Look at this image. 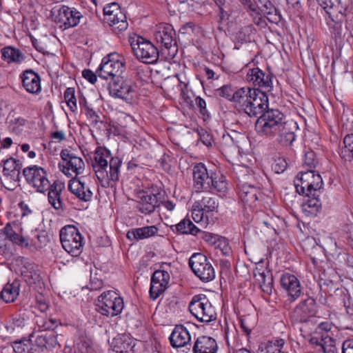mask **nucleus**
Wrapping results in <instances>:
<instances>
[{
  "label": "nucleus",
  "instance_id": "nucleus-57",
  "mask_svg": "<svg viewBox=\"0 0 353 353\" xmlns=\"http://www.w3.org/2000/svg\"><path fill=\"white\" fill-rule=\"evenodd\" d=\"M114 12H119V6L117 3L108 4L103 8L104 18Z\"/></svg>",
  "mask_w": 353,
  "mask_h": 353
},
{
  "label": "nucleus",
  "instance_id": "nucleus-22",
  "mask_svg": "<svg viewBox=\"0 0 353 353\" xmlns=\"http://www.w3.org/2000/svg\"><path fill=\"white\" fill-rule=\"evenodd\" d=\"M69 190L83 201H90L93 193L85 181V177H74L69 181Z\"/></svg>",
  "mask_w": 353,
  "mask_h": 353
},
{
  "label": "nucleus",
  "instance_id": "nucleus-18",
  "mask_svg": "<svg viewBox=\"0 0 353 353\" xmlns=\"http://www.w3.org/2000/svg\"><path fill=\"white\" fill-rule=\"evenodd\" d=\"M317 312L316 301L307 297L296 306L292 314L295 322L307 323L311 317H314Z\"/></svg>",
  "mask_w": 353,
  "mask_h": 353
},
{
  "label": "nucleus",
  "instance_id": "nucleus-14",
  "mask_svg": "<svg viewBox=\"0 0 353 353\" xmlns=\"http://www.w3.org/2000/svg\"><path fill=\"white\" fill-rule=\"evenodd\" d=\"M166 267H170V264L163 263L162 269L154 271L151 277L150 296L153 300L164 292L169 283L170 276Z\"/></svg>",
  "mask_w": 353,
  "mask_h": 353
},
{
  "label": "nucleus",
  "instance_id": "nucleus-55",
  "mask_svg": "<svg viewBox=\"0 0 353 353\" xmlns=\"http://www.w3.org/2000/svg\"><path fill=\"white\" fill-rule=\"evenodd\" d=\"M267 15V19L272 23H279L281 20V15L280 14L279 12L277 10V9L275 8L274 11L270 10L265 13Z\"/></svg>",
  "mask_w": 353,
  "mask_h": 353
},
{
  "label": "nucleus",
  "instance_id": "nucleus-24",
  "mask_svg": "<svg viewBox=\"0 0 353 353\" xmlns=\"http://www.w3.org/2000/svg\"><path fill=\"white\" fill-rule=\"evenodd\" d=\"M170 345L174 347H187L190 350L191 336L187 328L183 325H176L169 337Z\"/></svg>",
  "mask_w": 353,
  "mask_h": 353
},
{
  "label": "nucleus",
  "instance_id": "nucleus-64",
  "mask_svg": "<svg viewBox=\"0 0 353 353\" xmlns=\"http://www.w3.org/2000/svg\"><path fill=\"white\" fill-rule=\"evenodd\" d=\"M342 353H353V340H347L343 342Z\"/></svg>",
  "mask_w": 353,
  "mask_h": 353
},
{
  "label": "nucleus",
  "instance_id": "nucleus-58",
  "mask_svg": "<svg viewBox=\"0 0 353 353\" xmlns=\"http://www.w3.org/2000/svg\"><path fill=\"white\" fill-rule=\"evenodd\" d=\"M272 345L274 347V353H285L284 349L285 341L282 339L272 340Z\"/></svg>",
  "mask_w": 353,
  "mask_h": 353
},
{
  "label": "nucleus",
  "instance_id": "nucleus-16",
  "mask_svg": "<svg viewBox=\"0 0 353 353\" xmlns=\"http://www.w3.org/2000/svg\"><path fill=\"white\" fill-rule=\"evenodd\" d=\"M83 19V14L76 8L65 5L58 9L57 14L54 16V21L61 23L65 28L75 27Z\"/></svg>",
  "mask_w": 353,
  "mask_h": 353
},
{
  "label": "nucleus",
  "instance_id": "nucleus-15",
  "mask_svg": "<svg viewBox=\"0 0 353 353\" xmlns=\"http://www.w3.org/2000/svg\"><path fill=\"white\" fill-rule=\"evenodd\" d=\"M273 75L270 72H264L258 67L249 68L247 71L245 79L250 84L263 89V92H270L272 90Z\"/></svg>",
  "mask_w": 353,
  "mask_h": 353
},
{
  "label": "nucleus",
  "instance_id": "nucleus-21",
  "mask_svg": "<svg viewBox=\"0 0 353 353\" xmlns=\"http://www.w3.org/2000/svg\"><path fill=\"white\" fill-rule=\"evenodd\" d=\"M211 171L208 172L207 168L203 163L196 164L193 169L194 187L196 192L208 190L210 189Z\"/></svg>",
  "mask_w": 353,
  "mask_h": 353
},
{
  "label": "nucleus",
  "instance_id": "nucleus-8",
  "mask_svg": "<svg viewBox=\"0 0 353 353\" xmlns=\"http://www.w3.org/2000/svg\"><path fill=\"white\" fill-rule=\"evenodd\" d=\"M188 308L190 313L201 322L210 323L216 319L215 309L205 294L194 295Z\"/></svg>",
  "mask_w": 353,
  "mask_h": 353
},
{
  "label": "nucleus",
  "instance_id": "nucleus-52",
  "mask_svg": "<svg viewBox=\"0 0 353 353\" xmlns=\"http://www.w3.org/2000/svg\"><path fill=\"white\" fill-rule=\"evenodd\" d=\"M288 163L285 159L278 158L274 160L272 165V168L275 173L279 174L283 172L287 168Z\"/></svg>",
  "mask_w": 353,
  "mask_h": 353
},
{
  "label": "nucleus",
  "instance_id": "nucleus-17",
  "mask_svg": "<svg viewBox=\"0 0 353 353\" xmlns=\"http://www.w3.org/2000/svg\"><path fill=\"white\" fill-rule=\"evenodd\" d=\"M253 93L244 112L250 117H257L268 110L269 101L266 93L259 89L253 90Z\"/></svg>",
  "mask_w": 353,
  "mask_h": 353
},
{
  "label": "nucleus",
  "instance_id": "nucleus-42",
  "mask_svg": "<svg viewBox=\"0 0 353 353\" xmlns=\"http://www.w3.org/2000/svg\"><path fill=\"white\" fill-rule=\"evenodd\" d=\"M176 231L183 234L196 235L201 230L188 219H184L175 225Z\"/></svg>",
  "mask_w": 353,
  "mask_h": 353
},
{
  "label": "nucleus",
  "instance_id": "nucleus-61",
  "mask_svg": "<svg viewBox=\"0 0 353 353\" xmlns=\"http://www.w3.org/2000/svg\"><path fill=\"white\" fill-rule=\"evenodd\" d=\"M250 14L253 17L254 23L262 28H264L266 26V22L264 19H263L259 13V11L258 10V13L256 12H250Z\"/></svg>",
  "mask_w": 353,
  "mask_h": 353
},
{
  "label": "nucleus",
  "instance_id": "nucleus-46",
  "mask_svg": "<svg viewBox=\"0 0 353 353\" xmlns=\"http://www.w3.org/2000/svg\"><path fill=\"white\" fill-rule=\"evenodd\" d=\"M317 350L322 351L323 353H334L336 351L335 341L328 334H326L322 343L320 344V349H317Z\"/></svg>",
  "mask_w": 353,
  "mask_h": 353
},
{
  "label": "nucleus",
  "instance_id": "nucleus-5",
  "mask_svg": "<svg viewBox=\"0 0 353 353\" xmlns=\"http://www.w3.org/2000/svg\"><path fill=\"white\" fill-rule=\"evenodd\" d=\"M125 70V60L124 57L117 52L110 53L104 57L97 70L99 77L113 79L121 76Z\"/></svg>",
  "mask_w": 353,
  "mask_h": 353
},
{
  "label": "nucleus",
  "instance_id": "nucleus-32",
  "mask_svg": "<svg viewBox=\"0 0 353 353\" xmlns=\"http://www.w3.org/2000/svg\"><path fill=\"white\" fill-rule=\"evenodd\" d=\"M158 231L155 225L145 226L130 230L126 236L130 241H139L155 236Z\"/></svg>",
  "mask_w": 353,
  "mask_h": 353
},
{
  "label": "nucleus",
  "instance_id": "nucleus-25",
  "mask_svg": "<svg viewBox=\"0 0 353 353\" xmlns=\"http://www.w3.org/2000/svg\"><path fill=\"white\" fill-rule=\"evenodd\" d=\"M281 285L287 292L292 301L298 299L301 294V286L299 280L293 274L285 273L281 278Z\"/></svg>",
  "mask_w": 353,
  "mask_h": 353
},
{
  "label": "nucleus",
  "instance_id": "nucleus-53",
  "mask_svg": "<svg viewBox=\"0 0 353 353\" xmlns=\"http://www.w3.org/2000/svg\"><path fill=\"white\" fill-rule=\"evenodd\" d=\"M205 213L196 202L194 203L192 208V216L195 222L199 223L202 221Z\"/></svg>",
  "mask_w": 353,
  "mask_h": 353
},
{
  "label": "nucleus",
  "instance_id": "nucleus-33",
  "mask_svg": "<svg viewBox=\"0 0 353 353\" xmlns=\"http://www.w3.org/2000/svg\"><path fill=\"white\" fill-rule=\"evenodd\" d=\"M65 184L60 181H54L50 185L48 190V201L56 210L62 208V201L61 199V192L64 189Z\"/></svg>",
  "mask_w": 353,
  "mask_h": 353
},
{
  "label": "nucleus",
  "instance_id": "nucleus-2",
  "mask_svg": "<svg viewBox=\"0 0 353 353\" xmlns=\"http://www.w3.org/2000/svg\"><path fill=\"white\" fill-rule=\"evenodd\" d=\"M122 160L112 157L109 150L97 147L92 161V168L97 179L104 188L114 187L119 180Z\"/></svg>",
  "mask_w": 353,
  "mask_h": 353
},
{
  "label": "nucleus",
  "instance_id": "nucleus-54",
  "mask_svg": "<svg viewBox=\"0 0 353 353\" xmlns=\"http://www.w3.org/2000/svg\"><path fill=\"white\" fill-rule=\"evenodd\" d=\"M195 104L197 108L199 109L200 113L203 117H207L208 118L210 117V113L206 107V102L203 99H202L200 97H196L195 99Z\"/></svg>",
  "mask_w": 353,
  "mask_h": 353
},
{
  "label": "nucleus",
  "instance_id": "nucleus-23",
  "mask_svg": "<svg viewBox=\"0 0 353 353\" xmlns=\"http://www.w3.org/2000/svg\"><path fill=\"white\" fill-rule=\"evenodd\" d=\"M23 281L35 291L42 288L43 283L39 274L38 266L26 260L23 261Z\"/></svg>",
  "mask_w": 353,
  "mask_h": 353
},
{
  "label": "nucleus",
  "instance_id": "nucleus-30",
  "mask_svg": "<svg viewBox=\"0 0 353 353\" xmlns=\"http://www.w3.org/2000/svg\"><path fill=\"white\" fill-rule=\"evenodd\" d=\"M6 240L8 239L13 244L22 245V223L20 220L11 221L4 228Z\"/></svg>",
  "mask_w": 353,
  "mask_h": 353
},
{
  "label": "nucleus",
  "instance_id": "nucleus-47",
  "mask_svg": "<svg viewBox=\"0 0 353 353\" xmlns=\"http://www.w3.org/2000/svg\"><path fill=\"white\" fill-rule=\"evenodd\" d=\"M64 99L67 105L72 112L77 110V99L75 97V90L73 88H68L64 92Z\"/></svg>",
  "mask_w": 353,
  "mask_h": 353
},
{
  "label": "nucleus",
  "instance_id": "nucleus-4",
  "mask_svg": "<svg viewBox=\"0 0 353 353\" xmlns=\"http://www.w3.org/2000/svg\"><path fill=\"white\" fill-rule=\"evenodd\" d=\"M296 192L305 196H315L321 192L323 179L314 170L301 171L294 180Z\"/></svg>",
  "mask_w": 353,
  "mask_h": 353
},
{
  "label": "nucleus",
  "instance_id": "nucleus-29",
  "mask_svg": "<svg viewBox=\"0 0 353 353\" xmlns=\"http://www.w3.org/2000/svg\"><path fill=\"white\" fill-rule=\"evenodd\" d=\"M23 88L30 94H39L41 91L40 76L32 70L23 71Z\"/></svg>",
  "mask_w": 353,
  "mask_h": 353
},
{
  "label": "nucleus",
  "instance_id": "nucleus-10",
  "mask_svg": "<svg viewBox=\"0 0 353 353\" xmlns=\"http://www.w3.org/2000/svg\"><path fill=\"white\" fill-rule=\"evenodd\" d=\"M154 36L157 42L163 48L162 50H167V55L173 58L178 51V48L175 37L176 32L172 26L168 23H160L157 26Z\"/></svg>",
  "mask_w": 353,
  "mask_h": 353
},
{
  "label": "nucleus",
  "instance_id": "nucleus-36",
  "mask_svg": "<svg viewBox=\"0 0 353 353\" xmlns=\"http://www.w3.org/2000/svg\"><path fill=\"white\" fill-rule=\"evenodd\" d=\"M332 39L334 40L336 45L341 46L345 39L347 33V28H343L341 21H334L331 19L327 22Z\"/></svg>",
  "mask_w": 353,
  "mask_h": 353
},
{
  "label": "nucleus",
  "instance_id": "nucleus-43",
  "mask_svg": "<svg viewBox=\"0 0 353 353\" xmlns=\"http://www.w3.org/2000/svg\"><path fill=\"white\" fill-rule=\"evenodd\" d=\"M47 241V236L45 234H36L35 238L31 239L30 242H26L23 238V247L34 251L45 245Z\"/></svg>",
  "mask_w": 353,
  "mask_h": 353
},
{
  "label": "nucleus",
  "instance_id": "nucleus-13",
  "mask_svg": "<svg viewBox=\"0 0 353 353\" xmlns=\"http://www.w3.org/2000/svg\"><path fill=\"white\" fill-rule=\"evenodd\" d=\"M23 176L27 183L39 192H44L50 188V181L46 170L39 166L33 165L23 169Z\"/></svg>",
  "mask_w": 353,
  "mask_h": 353
},
{
  "label": "nucleus",
  "instance_id": "nucleus-7",
  "mask_svg": "<svg viewBox=\"0 0 353 353\" xmlns=\"http://www.w3.org/2000/svg\"><path fill=\"white\" fill-rule=\"evenodd\" d=\"M63 248L72 256H78L82 252L83 238L77 228L68 225L61 228L59 232Z\"/></svg>",
  "mask_w": 353,
  "mask_h": 353
},
{
  "label": "nucleus",
  "instance_id": "nucleus-31",
  "mask_svg": "<svg viewBox=\"0 0 353 353\" xmlns=\"http://www.w3.org/2000/svg\"><path fill=\"white\" fill-rule=\"evenodd\" d=\"M104 21L112 27L116 34L125 31L128 27L125 14L119 8V12H114L104 18Z\"/></svg>",
  "mask_w": 353,
  "mask_h": 353
},
{
  "label": "nucleus",
  "instance_id": "nucleus-9",
  "mask_svg": "<svg viewBox=\"0 0 353 353\" xmlns=\"http://www.w3.org/2000/svg\"><path fill=\"white\" fill-rule=\"evenodd\" d=\"M123 306V299L114 291L109 290L99 296L95 310L103 316L113 317L122 312Z\"/></svg>",
  "mask_w": 353,
  "mask_h": 353
},
{
  "label": "nucleus",
  "instance_id": "nucleus-20",
  "mask_svg": "<svg viewBox=\"0 0 353 353\" xmlns=\"http://www.w3.org/2000/svg\"><path fill=\"white\" fill-rule=\"evenodd\" d=\"M110 94L130 101L133 98L134 90L132 85L123 79L121 76L111 79L108 84Z\"/></svg>",
  "mask_w": 353,
  "mask_h": 353
},
{
  "label": "nucleus",
  "instance_id": "nucleus-38",
  "mask_svg": "<svg viewBox=\"0 0 353 353\" xmlns=\"http://www.w3.org/2000/svg\"><path fill=\"white\" fill-rule=\"evenodd\" d=\"M340 157L345 161L353 160V134L346 135L343 139V146L339 152Z\"/></svg>",
  "mask_w": 353,
  "mask_h": 353
},
{
  "label": "nucleus",
  "instance_id": "nucleus-40",
  "mask_svg": "<svg viewBox=\"0 0 353 353\" xmlns=\"http://www.w3.org/2000/svg\"><path fill=\"white\" fill-rule=\"evenodd\" d=\"M321 193L315 196H305L307 199L303 204L305 211H307L312 214L316 215L321 209V202L319 199Z\"/></svg>",
  "mask_w": 353,
  "mask_h": 353
},
{
  "label": "nucleus",
  "instance_id": "nucleus-34",
  "mask_svg": "<svg viewBox=\"0 0 353 353\" xmlns=\"http://www.w3.org/2000/svg\"><path fill=\"white\" fill-rule=\"evenodd\" d=\"M256 90V88H250L249 86L237 89L235 90L233 102L244 112L245 108L248 107V102H250L252 95L254 94L253 90Z\"/></svg>",
  "mask_w": 353,
  "mask_h": 353
},
{
  "label": "nucleus",
  "instance_id": "nucleus-44",
  "mask_svg": "<svg viewBox=\"0 0 353 353\" xmlns=\"http://www.w3.org/2000/svg\"><path fill=\"white\" fill-rule=\"evenodd\" d=\"M236 330L235 329L232 330H230L229 328L225 329V339L226 341V343L228 346L230 348H232L233 351H236V353H251L246 348H239L238 350H235V337L237 334Z\"/></svg>",
  "mask_w": 353,
  "mask_h": 353
},
{
  "label": "nucleus",
  "instance_id": "nucleus-50",
  "mask_svg": "<svg viewBox=\"0 0 353 353\" xmlns=\"http://www.w3.org/2000/svg\"><path fill=\"white\" fill-rule=\"evenodd\" d=\"M220 97H224L233 102L235 90L230 85H225L216 90Z\"/></svg>",
  "mask_w": 353,
  "mask_h": 353
},
{
  "label": "nucleus",
  "instance_id": "nucleus-45",
  "mask_svg": "<svg viewBox=\"0 0 353 353\" xmlns=\"http://www.w3.org/2000/svg\"><path fill=\"white\" fill-rule=\"evenodd\" d=\"M2 57L8 63L16 62L19 63L21 57V52L12 47H6L1 50Z\"/></svg>",
  "mask_w": 353,
  "mask_h": 353
},
{
  "label": "nucleus",
  "instance_id": "nucleus-26",
  "mask_svg": "<svg viewBox=\"0 0 353 353\" xmlns=\"http://www.w3.org/2000/svg\"><path fill=\"white\" fill-rule=\"evenodd\" d=\"M161 203V201L159 200V194L144 193L139 196L137 208L143 214H150L154 212L156 208L160 206Z\"/></svg>",
  "mask_w": 353,
  "mask_h": 353
},
{
  "label": "nucleus",
  "instance_id": "nucleus-49",
  "mask_svg": "<svg viewBox=\"0 0 353 353\" xmlns=\"http://www.w3.org/2000/svg\"><path fill=\"white\" fill-rule=\"evenodd\" d=\"M221 147L225 152L230 150H236L237 145L233 139L229 134H224L221 142Z\"/></svg>",
  "mask_w": 353,
  "mask_h": 353
},
{
  "label": "nucleus",
  "instance_id": "nucleus-1",
  "mask_svg": "<svg viewBox=\"0 0 353 353\" xmlns=\"http://www.w3.org/2000/svg\"><path fill=\"white\" fill-rule=\"evenodd\" d=\"M296 123L286 121L283 112L278 109H268L258 117L255 130L260 137L276 138L283 146L291 145L295 140Z\"/></svg>",
  "mask_w": 353,
  "mask_h": 353
},
{
  "label": "nucleus",
  "instance_id": "nucleus-56",
  "mask_svg": "<svg viewBox=\"0 0 353 353\" xmlns=\"http://www.w3.org/2000/svg\"><path fill=\"white\" fill-rule=\"evenodd\" d=\"M36 303L37 307L41 312H44L48 310V304L42 294L39 293L36 296Z\"/></svg>",
  "mask_w": 353,
  "mask_h": 353
},
{
  "label": "nucleus",
  "instance_id": "nucleus-63",
  "mask_svg": "<svg viewBox=\"0 0 353 353\" xmlns=\"http://www.w3.org/2000/svg\"><path fill=\"white\" fill-rule=\"evenodd\" d=\"M57 322L54 319H49L42 321V327L44 330H53L57 327Z\"/></svg>",
  "mask_w": 353,
  "mask_h": 353
},
{
  "label": "nucleus",
  "instance_id": "nucleus-6",
  "mask_svg": "<svg viewBox=\"0 0 353 353\" xmlns=\"http://www.w3.org/2000/svg\"><path fill=\"white\" fill-rule=\"evenodd\" d=\"M129 42L134 55L139 60L149 64L154 63L158 60L159 50L150 41L134 35L130 37Z\"/></svg>",
  "mask_w": 353,
  "mask_h": 353
},
{
  "label": "nucleus",
  "instance_id": "nucleus-51",
  "mask_svg": "<svg viewBox=\"0 0 353 353\" xmlns=\"http://www.w3.org/2000/svg\"><path fill=\"white\" fill-rule=\"evenodd\" d=\"M85 114L87 117L91 120V124L96 128H101L103 122L100 120L98 114L90 107H86Z\"/></svg>",
  "mask_w": 353,
  "mask_h": 353
},
{
  "label": "nucleus",
  "instance_id": "nucleus-11",
  "mask_svg": "<svg viewBox=\"0 0 353 353\" xmlns=\"http://www.w3.org/2000/svg\"><path fill=\"white\" fill-rule=\"evenodd\" d=\"M189 265L194 274L203 282H209L215 278V271L207 256L194 253L189 259Z\"/></svg>",
  "mask_w": 353,
  "mask_h": 353
},
{
  "label": "nucleus",
  "instance_id": "nucleus-62",
  "mask_svg": "<svg viewBox=\"0 0 353 353\" xmlns=\"http://www.w3.org/2000/svg\"><path fill=\"white\" fill-rule=\"evenodd\" d=\"M332 329V324L330 323L329 322H322L321 323L319 324L316 330V332L317 334H321V331H323L324 333H323L322 334H324V335H326V334H328V332L330 331Z\"/></svg>",
  "mask_w": 353,
  "mask_h": 353
},
{
  "label": "nucleus",
  "instance_id": "nucleus-19",
  "mask_svg": "<svg viewBox=\"0 0 353 353\" xmlns=\"http://www.w3.org/2000/svg\"><path fill=\"white\" fill-rule=\"evenodd\" d=\"M20 164L19 161L10 158L4 161L3 174L5 187L9 190H14L20 185Z\"/></svg>",
  "mask_w": 353,
  "mask_h": 353
},
{
  "label": "nucleus",
  "instance_id": "nucleus-48",
  "mask_svg": "<svg viewBox=\"0 0 353 353\" xmlns=\"http://www.w3.org/2000/svg\"><path fill=\"white\" fill-rule=\"evenodd\" d=\"M319 163V159L316 154L313 151L306 152L303 159V166L307 168V170H313Z\"/></svg>",
  "mask_w": 353,
  "mask_h": 353
},
{
  "label": "nucleus",
  "instance_id": "nucleus-12",
  "mask_svg": "<svg viewBox=\"0 0 353 353\" xmlns=\"http://www.w3.org/2000/svg\"><path fill=\"white\" fill-rule=\"evenodd\" d=\"M63 163H59L60 170L67 176H76L83 173L85 163L81 157L76 156L68 149H63L60 154Z\"/></svg>",
  "mask_w": 353,
  "mask_h": 353
},
{
  "label": "nucleus",
  "instance_id": "nucleus-3",
  "mask_svg": "<svg viewBox=\"0 0 353 353\" xmlns=\"http://www.w3.org/2000/svg\"><path fill=\"white\" fill-rule=\"evenodd\" d=\"M234 172L238 181L239 196L241 201L250 208L256 207L261 192L259 188L250 183L254 179L251 170L248 167L238 166Z\"/></svg>",
  "mask_w": 353,
  "mask_h": 353
},
{
  "label": "nucleus",
  "instance_id": "nucleus-59",
  "mask_svg": "<svg viewBox=\"0 0 353 353\" xmlns=\"http://www.w3.org/2000/svg\"><path fill=\"white\" fill-rule=\"evenodd\" d=\"M274 347L272 341L261 343L258 348L257 353H274Z\"/></svg>",
  "mask_w": 353,
  "mask_h": 353
},
{
  "label": "nucleus",
  "instance_id": "nucleus-60",
  "mask_svg": "<svg viewBox=\"0 0 353 353\" xmlns=\"http://www.w3.org/2000/svg\"><path fill=\"white\" fill-rule=\"evenodd\" d=\"M83 77L90 83L94 84L97 80V75L89 69H85L82 72Z\"/></svg>",
  "mask_w": 353,
  "mask_h": 353
},
{
  "label": "nucleus",
  "instance_id": "nucleus-41",
  "mask_svg": "<svg viewBox=\"0 0 353 353\" xmlns=\"http://www.w3.org/2000/svg\"><path fill=\"white\" fill-rule=\"evenodd\" d=\"M206 213L216 211L219 208V201L216 196L206 195L201 200L195 201Z\"/></svg>",
  "mask_w": 353,
  "mask_h": 353
},
{
  "label": "nucleus",
  "instance_id": "nucleus-35",
  "mask_svg": "<svg viewBox=\"0 0 353 353\" xmlns=\"http://www.w3.org/2000/svg\"><path fill=\"white\" fill-rule=\"evenodd\" d=\"M20 287L19 279H15L12 283H8L0 293V299L6 303L13 302L19 294Z\"/></svg>",
  "mask_w": 353,
  "mask_h": 353
},
{
  "label": "nucleus",
  "instance_id": "nucleus-37",
  "mask_svg": "<svg viewBox=\"0 0 353 353\" xmlns=\"http://www.w3.org/2000/svg\"><path fill=\"white\" fill-rule=\"evenodd\" d=\"M133 341L127 335H118L114 338L112 342L113 351L117 353H128L132 351L134 344Z\"/></svg>",
  "mask_w": 353,
  "mask_h": 353
},
{
  "label": "nucleus",
  "instance_id": "nucleus-39",
  "mask_svg": "<svg viewBox=\"0 0 353 353\" xmlns=\"http://www.w3.org/2000/svg\"><path fill=\"white\" fill-rule=\"evenodd\" d=\"M210 179H212V184L210 183V189L214 190L219 192H225L228 189V183L225 177L220 173H216L211 171Z\"/></svg>",
  "mask_w": 353,
  "mask_h": 353
},
{
  "label": "nucleus",
  "instance_id": "nucleus-28",
  "mask_svg": "<svg viewBox=\"0 0 353 353\" xmlns=\"http://www.w3.org/2000/svg\"><path fill=\"white\" fill-rule=\"evenodd\" d=\"M193 353H216L218 345L216 340L208 336H200L194 341Z\"/></svg>",
  "mask_w": 353,
  "mask_h": 353
},
{
  "label": "nucleus",
  "instance_id": "nucleus-27",
  "mask_svg": "<svg viewBox=\"0 0 353 353\" xmlns=\"http://www.w3.org/2000/svg\"><path fill=\"white\" fill-rule=\"evenodd\" d=\"M254 276L259 283L261 289L266 294H271L273 289V277L272 273L266 270L256 267L254 270Z\"/></svg>",
  "mask_w": 353,
  "mask_h": 353
}]
</instances>
